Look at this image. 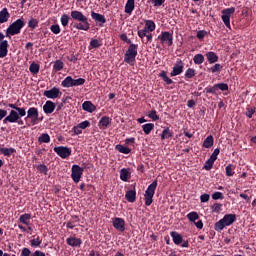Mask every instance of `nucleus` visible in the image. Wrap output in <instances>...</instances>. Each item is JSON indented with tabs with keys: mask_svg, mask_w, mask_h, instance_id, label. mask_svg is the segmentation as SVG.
<instances>
[{
	"mask_svg": "<svg viewBox=\"0 0 256 256\" xmlns=\"http://www.w3.org/2000/svg\"><path fill=\"white\" fill-rule=\"evenodd\" d=\"M61 86L69 89L71 87H73V77L71 76H67L62 82H61Z\"/></svg>",
	"mask_w": 256,
	"mask_h": 256,
	"instance_id": "30",
	"label": "nucleus"
},
{
	"mask_svg": "<svg viewBox=\"0 0 256 256\" xmlns=\"http://www.w3.org/2000/svg\"><path fill=\"white\" fill-rule=\"evenodd\" d=\"M112 225L116 231H120V233H123L125 231V219L115 217L112 219Z\"/></svg>",
	"mask_w": 256,
	"mask_h": 256,
	"instance_id": "13",
	"label": "nucleus"
},
{
	"mask_svg": "<svg viewBox=\"0 0 256 256\" xmlns=\"http://www.w3.org/2000/svg\"><path fill=\"white\" fill-rule=\"evenodd\" d=\"M41 243H43V240L39 236L30 240L31 247H41Z\"/></svg>",
	"mask_w": 256,
	"mask_h": 256,
	"instance_id": "40",
	"label": "nucleus"
},
{
	"mask_svg": "<svg viewBox=\"0 0 256 256\" xmlns=\"http://www.w3.org/2000/svg\"><path fill=\"white\" fill-rule=\"evenodd\" d=\"M160 137L162 141L173 138V130L170 127L164 128Z\"/></svg>",
	"mask_w": 256,
	"mask_h": 256,
	"instance_id": "25",
	"label": "nucleus"
},
{
	"mask_svg": "<svg viewBox=\"0 0 256 256\" xmlns=\"http://www.w3.org/2000/svg\"><path fill=\"white\" fill-rule=\"evenodd\" d=\"M214 143H215V138H213V135H209L204 140L202 147H204V149H211Z\"/></svg>",
	"mask_w": 256,
	"mask_h": 256,
	"instance_id": "27",
	"label": "nucleus"
},
{
	"mask_svg": "<svg viewBox=\"0 0 256 256\" xmlns=\"http://www.w3.org/2000/svg\"><path fill=\"white\" fill-rule=\"evenodd\" d=\"M10 17H11V14H9V10H7V8H3L0 11V24L7 23Z\"/></svg>",
	"mask_w": 256,
	"mask_h": 256,
	"instance_id": "24",
	"label": "nucleus"
},
{
	"mask_svg": "<svg viewBox=\"0 0 256 256\" xmlns=\"http://www.w3.org/2000/svg\"><path fill=\"white\" fill-rule=\"evenodd\" d=\"M213 165H215V160L213 158H209L205 164H204V169L205 171H211L213 169Z\"/></svg>",
	"mask_w": 256,
	"mask_h": 256,
	"instance_id": "41",
	"label": "nucleus"
},
{
	"mask_svg": "<svg viewBox=\"0 0 256 256\" xmlns=\"http://www.w3.org/2000/svg\"><path fill=\"white\" fill-rule=\"evenodd\" d=\"M25 27V21L23 19H18L14 21L10 26L6 29V37L9 35H19L21 33V29Z\"/></svg>",
	"mask_w": 256,
	"mask_h": 256,
	"instance_id": "5",
	"label": "nucleus"
},
{
	"mask_svg": "<svg viewBox=\"0 0 256 256\" xmlns=\"http://www.w3.org/2000/svg\"><path fill=\"white\" fill-rule=\"evenodd\" d=\"M193 61L195 65H203V63H205V56H203V54H196L193 57Z\"/></svg>",
	"mask_w": 256,
	"mask_h": 256,
	"instance_id": "35",
	"label": "nucleus"
},
{
	"mask_svg": "<svg viewBox=\"0 0 256 256\" xmlns=\"http://www.w3.org/2000/svg\"><path fill=\"white\" fill-rule=\"evenodd\" d=\"M152 5H154V7H161V5H163V3H165V0H150Z\"/></svg>",
	"mask_w": 256,
	"mask_h": 256,
	"instance_id": "62",
	"label": "nucleus"
},
{
	"mask_svg": "<svg viewBox=\"0 0 256 256\" xmlns=\"http://www.w3.org/2000/svg\"><path fill=\"white\" fill-rule=\"evenodd\" d=\"M103 43L100 40H97L95 38H92L90 41V47L91 49H99V47H102Z\"/></svg>",
	"mask_w": 256,
	"mask_h": 256,
	"instance_id": "42",
	"label": "nucleus"
},
{
	"mask_svg": "<svg viewBox=\"0 0 256 256\" xmlns=\"http://www.w3.org/2000/svg\"><path fill=\"white\" fill-rule=\"evenodd\" d=\"M54 153L61 159H69V157H71L72 150L67 146H56L54 147Z\"/></svg>",
	"mask_w": 256,
	"mask_h": 256,
	"instance_id": "9",
	"label": "nucleus"
},
{
	"mask_svg": "<svg viewBox=\"0 0 256 256\" xmlns=\"http://www.w3.org/2000/svg\"><path fill=\"white\" fill-rule=\"evenodd\" d=\"M55 107H57V105H55L53 101L48 100L43 106V111L46 113V115H51V113L55 111Z\"/></svg>",
	"mask_w": 256,
	"mask_h": 256,
	"instance_id": "18",
	"label": "nucleus"
},
{
	"mask_svg": "<svg viewBox=\"0 0 256 256\" xmlns=\"http://www.w3.org/2000/svg\"><path fill=\"white\" fill-rule=\"evenodd\" d=\"M256 108L255 107H247L246 108V117L248 119H252L253 115H255Z\"/></svg>",
	"mask_w": 256,
	"mask_h": 256,
	"instance_id": "49",
	"label": "nucleus"
},
{
	"mask_svg": "<svg viewBox=\"0 0 256 256\" xmlns=\"http://www.w3.org/2000/svg\"><path fill=\"white\" fill-rule=\"evenodd\" d=\"M147 33L149 32H146L144 28L142 30H138V37L142 39V43H145V37H147Z\"/></svg>",
	"mask_w": 256,
	"mask_h": 256,
	"instance_id": "58",
	"label": "nucleus"
},
{
	"mask_svg": "<svg viewBox=\"0 0 256 256\" xmlns=\"http://www.w3.org/2000/svg\"><path fill=\"white\" fill-rule=\"evenodd\" d=\"M221 207H223L222 204L215 203V204L212 206V213H221Z\"/></svg>",
	"mask_w": 256,
	"mask_h": 256,
	"instance_id": "57",
	"label": "nucleus"
},
{
	"mask_svg": "<svg viewBox=\"0 0 256 256\" xmlns=\"http://www.w3.org/2000/svg\"><path fill=\"white\" fill-rule=\"evenodd\" d=\"M116 151H118L119 153H123L124 155H129V153H131V150L129 147L123 146L121 144H117L115 146Z\"/></svg>",
	"mask_w": 256,
	"mask_h": 256,
	"instance_id": "31",
	"label": "nucleus"
},
{
	"mask_svg": "<svg viewBox=\"0 0 256 256\" xmlns=\"http://www.w3.org/2000/svg\"><path fill=\"white\" fill-rule=\"evenodd\" d=\"M38 143H51V136L47 133H43L38 138Z\"/></svg>",
	"mask_w": 256,
	"mask_h": 256,
	"instance_id": "37",
	"label": "nucleus"
},
{
	"mask_svg": "<svg viewBox=\"0 0 256 256\" xmlns=\"http://www.w3.org/2000/svg\"><path fill=\"white\" fill-rule=\"evenodd\" d=\"M65 67V64L63 63V61L61 60H56L54 62V65H53V71H55L56 73L58 71H63V68Z\"/></svg>",
	"mask_w": 256,
	"mask_h": 256,
	"instance_id": "36",
	"label": "nucleus"
},
{
	"mask_svg": "<svg viewBox=\"0 0 256 256\" xmlns=\"http://www.w3.org/2000/svg\"><path fill=\"white\" fill-rule=\"evenodd\" d=\"M60 21H61V25H63L64 27H67L69 25V15L63 14L60 18Z\"/></svg>",
	"mask_w": 256,
	"mask_h": 256,
	"instance_id": "54",
	"label": "nucleus"
},
{
	"mask_svg": "<svg viewBox=\"0 0 256 256\" xmlns=\"http://www.w3.org/2000/svg\"><path fill=\"white\" fill-rule=\"evenodd\" d=\"M212 199H213L214 201H218V199L223 200V199H225V196H224L221 192H214V193L212 194Z\"/></svg>",
	"mask_w": 256,
	"mask_h": 256,
	"instance_id": "55",
	"label": "nucleus"
},
{
	"mask_svg": "<svg viewBox=\"0 0 256 256\" xmlns=\"http://www.w3.org/2000/svg\"><path fill=\"white\" fill-rule=\"evenodd\" d=\"M19 222L23 223V225H31V214L25 213L20 215Z\"/></svg>",
	"mask_w": 256,
	"mask_h": 256,
	"instance_id": "29",
	"label": "nucleus"
},
{
	"mask_svg": "<svg viewBox=\"0 0 256 256\" xmlns=\"http://www.w3.org/2000/svg\"><path fill=\"white\" fill-rule=\"evenodd\" d=\"M135 9V2H131L129 0H127L126 5H125V13H127L128 15H131V13H133Z\"/></svg>",
	"mask_w": 256,
	"mask_h": 256,
	"instance_id": "34",
	"label": "nucleus"
},
{
	"mask_svg": "<svg viewBox=\"0 0 256 256\" xmlns=\"http://www.w3.org/2000/svg\"><path fill=\"white\" fill-rule=\"evenodd\" d=\"M225 171L227 177H233V175H235V166L233 164H229L226 166Z\"/></svg>",
	"mask_w": 256,
	"mask_h": 256,
	"instance_id": "43",
	"label": "nucleus"
},
{
	"mask_svg": "<svg viewBox=\"0 0 256 256\" xmlns=\"http://www.w3.org/2000/svg\"><path fill=\"white\" fill-rule=\"evenodd\" d=\"M128 203H135L137 201V192L135 190H128L125 194Z\"/></svg>",
	"mask_w": 256,
	"mask_h": 256,
	"instance_id": "23",
	"label": "nucleus"
},
{
	"mask_svg": "<svg viewBox=\"0 0 256 256\" xmlns=\"http://www.w3.org/2000/svg\"><path fill=\"white\" fill-rule=\"evenodd\" d=\"M37 171H39V173H43L44 175H47L49 168H47L45 164H39L37 166Z\"/></svg>",
	"mask_w": 256,
	"mask_h": 256,
	"instance_id": "51",
	"label": "nucleus"
},
{
	"mask_svg": "<svg viewBox=\"0 0 256 256\" xmlns=\"http://www.w3.org/2000/svg\"><path fill=\"white\" fill-rule=\"evenodd\" d=\"M153 129H155V124L153 123H147L142 125V131H144L145 135H150Z\"/></svg>",
	"mask_w": 256,
	"mask_h": 256,
	"instance_id": "32",
	"label": "nucleus"
},
{
	"mask_svg": "<svg viewBox=\"0 0 256 256\" xmlns=\"http://www.w3.org/2000/svg\"><path fill=\"white\" fill-rule=\"evenodd\" d=\"M8 107L11 109L9 112V115H7L3 119V124L7 125V123H15V121H19V119H22V117H25L27 115V110L23 107H19L17 103H9Z\"/></svg>",
	"mask_w": 256,
	"mask_h": 256,
	"instance_id": "1",
	"label": "nucleus"
},
{
	"mask_svg": "<svg viewBox=\"0 0 256 256\" xmlns=\"http://www.w3.org/2000/svg\"><path fill=\"white\" fill-rule=\"evenodd\" d=\"M157 189V180H154L146 189L144 194V201L146 207L151 206L153 203V197H155V190Z\"/></svg>",
	"mask_w": 256,
	"mask_h": 256,
	"instance_id": "6",
	"label": "nucleus"
},
{
	"mask_svg": "<svg viewBox=\"0 0 256 256\" xmlns=\"http://www.w3.org/2000/svg\"><path fill=\"white\" fill-rule=\"evenodd\" d=\"M85 81L86 80L84 78L73 79L72 87H79L81 85H85Z\"/></svg>",
	"mask_w": 256,
	"mask_h": 256,
	"instance_id": "48",
	"label": "nucleus"
},
{
	"mask_svg": "<svg viewBox=\"0 0 256 256\" xmlns=\"http://www.w3.org/2000/svg\"><path fill=\"white\" fill-rule=\"evenodd\" d=\"M183 69H185V64L181 59H178L172 68L170 77H177V75H181V73H183Z\"/></svg>",
	"mask_w": 256,
	"mask_h": 256,
	"instance_id": "12",
	"label": "nucleus"
},
{
	"mask_svg": "<svg viewBox=\"0 0 256 256\" xmlns=\"http://www.w3.org/2000/svg\"><path fill=\"white\" fill-rule=\"evenodd\" d=\"M29 119L31 125H37L39 121H43L42 118L39 120V110L36 107H31L28 109L27 116L24 118V121L27 123Z\"/></svg>",
	"mask_w": 256,
	"mask_h": 256,
	"instance_id": "7",
	"label": "nucleus"
},
{
	"mask_svg": "<svg viewBox=\"0 0 256 256\" xmlns=\"http://www.w3.org/2000/svg\"><path fill=\"white\" fill-rule=\"evenodd\" d=\"M221 13H222V21L225 27H227V29H231V15L235 13V7L223 9Z\"/></svg>",
	"mask_w": 256,
	"mask_h": 256,
	"instance_id": "8",
	"label": "nucleus"
},
{
	"mask_svg": "<svg viewBox=\"0 0 256 256\" xmlns=\"http://www.w3.org/2000/svg\"><path fill=\"white\" fill-rule=\"evenodd\" d=\"M83 111H87L88 113H93V111L97 110V107L91 101H85L82 104Z\"/></svg>",
	"mask_w": 256,
	"mask_h": 256,
	"instance_id": "22",
	"label": "nucleus"
},
{
	"mask_svg": "<svg viewBox=\"0 0 256 256\" xmlns=\"http://www.w3.org/2000/svg\"><path fill=\"white\" fill-rule=\"evenodd\" d=\"M149 119H152V121H159V115H157V110H151L148 113Z\"/></svg>",
	"mask_w": 256,
	"mask_h": 256,
	"instance_id": "52",
	"label": "nucleus"
},
{
	"mask_svg": "<svg viewBox=\"0 0 256 256\" xmlns=\"http://www.w3.org/2000/svg\"><path fill=\"white\" fill-rule=\"evenodd\" d=\"M61 93V90L57 87H53L50 90H45L43 95L47 97V99H57Z\"/></svg>",
	"mask_w": 256,
	"mask_h": 256,
	"instance_id": "14",
	"label": "nucleus"
},
{
	"mask_svg": "<svg viewBox=\"0 0 256 256\" xmlns=\"http://www.w3.org/2000/svg\"><path fill=\"white\" fill-rule=\"evenodd\" d=\"M83 171L84 169L77 164L72 166L71 179L74 181V183H79L81 181V177H83Z\"/></svg>",
	"mask_w": 256,
	"mask_h": 256,
	"instance_id": "11",
	"label": "nucleus"
},
{
	"mask_svg": "<svg viewBox=\"0 0 256 256\" xmlns=\"http://www.w3.org/2000/svg\"><path fill=\"white\" fill-rule=\"evenodd\" d=\"M159 77H161V79H163V81L166 83V85H173V79L169 78V76H167V72L165 70L161 71V73L159 74Z\"/></svg>",
	"mask_w": 256,
	"mask_h": 256,
	"instance_id": "33",
	"label": "nucleus"
},
{
	"mask_svg": "<svg viewBox=\"0 0 256 256\" xmlns=\"http://www.w3.org/2000/svg\"><path fill=\"white\" fill-rule=\"evenodd\" d=\"M39 69H41L39 64H37L35 62L30 64L29 71H30V73H32V75H37V73H39Z\"/></svg>",
	"mask_w": 256,
	"mask_h": 256,
	"instance_id": "39",
	"label": "nucleus"
},
{
	"mask_svg": "<svg viewBox=\"0 0 256 256\" xmlns=\"http://www.w3.org/2000/svg\"><path fill=\"white\" fill-rule=\"evenodd\" d=\"M137 49H139L138 44H130L128 47V50L124 54V62L127 63L128 65H135L136 63V58H137Z\"/></svg>",
	"mask_w": 256,
	"mask_h": 256,
	"instance_id": "4",
	"label": "nucleus"
},
{
	"mask_svg": "<svg viewBox=\"0 0 256 256\" xmlns=\"http://www.w3.org/2000/svg\"><path fill=\"white\" fill-rule=\"evenodd\" d=\"M170 237H172L174 245H181L183 243V235L177 231L170 232Z\"/></svg>",
	"mask_w": 256,
	"mask_h": 256,
	"instance_id": "21",
	"label": "nucleus"
},
{
	"mask_svg": "<svg viewBox=\"0 0 256 256\" xmlns=\"http://www.w3.org/2000/svg\"><path fill=\"white\" fill-rule=\"evenodd\" d=\"M235 221H237V215L226 214L222 219L214 224V229L218 233H221V231H223V229H225L226 227H231V225H233Z\"/></svg>",
	"mask_w": 256,
	"mask_h": 256,
	"instance_id": "3",
	"label": "nucleus"
},
{
	"mask_svg": "<svg viewBox=\"0 0 256 256\" xmlns=\"http://www.w3.org/2000/svg\"><path fill=\"white\" fill-rule=\"evenodd\" d=\"M109 125H111V118L108 116H103L98 122V127L102 130L107 129Z\"/></svg>",
	"mask_w": 256,
	"mask_h": 256,
	"instance_id": "20",
	"label": "nucleus"
},
{
	"mask_svg": "<svg viewBox=\"0 0 256 256\" xmlns=\"http://www.w3.org/2000/svg\"><path fill=\"white\" fill-rule=\"evenodd\" d=\"M28 27H30V29H37V27H39V20L31 18L28 22Z\"/></svg>",
	"mask_w": 256,
	"mask_h": 256,
	"instance_id": "47",
	"label": "nucleus"
},
{
	"mask_svg": "<svg viewBox=\"0 0 256 256\" xmlns=\"http://www.w3.org/2000/svg\"><path fill=\"white\" fill-rule=\"evenodd\" d=\"M50 31H52L54 35H59V33H61V26H59V24H53L50 26Z\"/></svg>",
	"mask_w": 256,
	"mask_h": 256,
	"instance_id": "50",
	"label": "nucleus"
},
{
	"mask_svg": "<svg viewBox=\"0 0 256 256\" xmlns=\"http://www.w3.org/2000/svg\"><path fill=\"white\" fill-rule=\"evenodd\" d=\"M73 131L75 135H81V133H83V129L79 126V124L73 127Z\"/></svg>",
	"mask_w": 256,
	"mask_h": 256,
	"instance_id": "63",
	"label": "nucleus"
},
{
	"mask_svg": "<svg viewBox=\"0 0 256 256\" xmlns=\"http://www.w3.org/2000/svg\"><path fill=\"white\" fill-rule=\"evenodd\" d=\"M187 219L191 222V223H195L197 221V219H199V214L195 211L190 212L187 214Z\"/></svg>",
	"mask_w": 256,
	"mask_h": 256,
	"instance_id": "45",
	"label": "nucleus"
},
{
	"mask_svg": "<svg viewBox=\"0 0 256 256\" xmlns=\"http://www.w3.org/2000/svg\"><path fill=\"white\" fill-rule=\"evenodd\" d=\"M208 71H210L211 73H221V71H223V65L221 64H214L212 67L208 68Z\"/></svg>",
	"mask_w": 256,
	"mask_h": 256,
	"instance_id": "38",
	"label": "nucleus"
},
{
	"mask_svg": "<svg viewBox=\"0 0 256 256\" xmlns=\"http://www.w3.org/2000/svg\"><path fill=\"white\" fill-rule=\"evenodd\" d=\"M20 256H31V250L29 248H23Z\"/></svg>",
	"mask_w": 256,
	"mask_h": 256,
	"instance_id": "64",
	"label": "nucleus"
},
{
	"mask_svg": "<svg viewBox=\"0 0 256 256\" xmlns=\"http://www.w3.org/2000/svg\"><path fill=\"white\" fill-rule=\"evenodd\" d=\"M158 40L162 45H168V47H171L173 45V33L169 31H162L161 34L158 36Z\"/></svg>",
	"mask_w": 256,
	"mask_h": 256,
	"instance_id": "10",
	"label": "nucleus"
},
{
	"mask_svg": "<svg viewBox=\"0 0 256 256\" xmlns=\"http://www.w3.org/2000/svg\"><path fill=\"white\" fill-rule=\"evenodd\" d=\"M204 93H208L210 95H217V84L213 86H208L204 89Z\"/></svg>",
	"mask_w": 256,
	"mask_h": 256,
	"instance_id": "44",
	"label": "nucleus"
},
{
	"mask_svg": "<svg viewBox=\"0 0 256 256\" xmlns=\"http://www.w3.org/2000/svg\"><path fill=\"white\" fill-rule=\"evenodd\" d=\"M216 88H217V91H218V89L220 91H229V84H227V83H217Z\"/></svg>",
	"mask_w": 256,
	"mask_h": 256,
	"instance_id": "53",
	"label": "nucleus"
},
{
	"mask_svg": "<svg viewBox=\"0 0 256 256\" xmlns=\"http://www.w3.org/2000/svg\"><path fill=\"white\" fill-rule=\"evenodd\" d=\"M205 57L210 65H213L219 61V56L213 51H209L205 54Z\"/></svg>",
	"mask_w": 256,
	"mask_h": 256,
	"instance_id": "19",
	"label": "nucleus"
},
{
	"mask_svg": "<svg viewBox=\"0 0 256 256\" xmlns=\"http://www.w3.org/2000/svg\"><path fill=\"white\" fill-rule=\"evenodd\" d=\"M70 15L74 21H79L78 24L74 25L75 29H78L79 31H89L91 24H89V20L87 19V16L83 15V12L73 10Z\"/></svg>",
	"mask_w": 256,
	"mask_h": 256,
	"instance_id": "2",
	"label": "nucleus"
},
{
	"mask_svg": "<svg viewBox=\"0 0 256 256\" xmlns=\"http://www.w3.org/2000/svg\"><path fill=\"white\" fill-rule=\"evenodd\" d=\"M66 243L70 247H81V245H83V240L75 236H70L69 238L66 239Z\"/></svg>",
	"mask_w": 256,
	"mask_h": 256,
	"instance_id": "16",
	"label": "nucleus"
},
{
	"mask_svg": "<svg viewBox=\"0 0 256 256\" xmlns=\"http://www.w3.org/2000/svg\"><path fill=\"white\" fill-rule=\"evenodd\" d=\"M7 53H9V41L3 40L0 42V59H4Z\"/></svg>",
	"mask_w": 256,
	"mask_h": 256,
	"instance_id": "17",
	"label": "nucleus"
},
{
	"mask_svg": "<svg viewBox=\"0 0 256 256\" xmlns=\"http://www.w3.org/2000/svg\"><path fill=\"white\" fill-rule=\"evenodd\" d=\"M219 153H221V149H219V148L214 149L210 158L213 159L214 161H217V157L219 156Z\"/></svg>",
	"mask_w": 256,
	"mask_h": 256,
	"instance_id": "59",
	"label": "nucleus"
},
{
	"mask_svg": "<svg viewBox=\"0 0 256 256\" xmlns=\"http://www.w3.org/2000/svg\"><path fill=\"white\" fill-rule=\"evenodd\" d=\"M206 35H207V31H205V30H199V31L197 32L196 37H197V39H199L200 41H203V39H205Z\"/></svg>",
	"mask_w": 256,
	"mask_h": 256,
	"instance_id": "56",
	"label": "nucleus"
},
{
	"mask_svg": "<svg viewBox=\"0 0 256 256\" xmlns=\"http://www.w3.org/2000/svg\"><path fill=\"white\" fill-rule=\"evenodd\" d=\"M91 17L96 23L99 24V27H103V25H105V23H107V19L105 18V16L103 14L96 13L95 11H92Z\"/></svg>",
	"mask_w": 256,
	"mask_h": 256,
	"instance_id": "15",
	"label": "nucleus"
},
{
	"mask_svg": "<svg viewBox=\"0 0 256 256\" xmlns=\"http://www.w3.org/2000/svg\"><path fill=\"white\" fill-rule=\"evenodd\" d=\"M155 29H156V25L153 20H145L144 30L146 32L153 33V31H155Z\"/></svg>",
	"mask_w": 256,
	"mask_h": 256,
	"instance_id": "26",
	"label": "nucleus"
},
{
	"mask_svg": "<svg viewBox=\"0 0 256 256\" xmlns=\"http://www.w3.org/2000/svg\"><path fill=\"white\" fill-rule=\"evenodd\" d=\"M197 75V72L193 68H188L185 72V78L186 79H193Z\"/></svg>",
	"mask_w": 256,
	"mask_h": 256,
	"instance_id": "46",
	"label": "nucleus"
},
{
	"mask_svg": "<svg viewBox=\"0 0 256 256\" xmlns=\"http://www.w3.org/2000/svg\"><path fill=\"white\" fill-rule=\"evenodd\" d=\"M129 177H131V172H129L127 168H122L120 170L121 181H124L125 183H127V181H129Z\"/></svg>",
	"mask_w": 256,
	"mask_h": 256,
	"instance_id": "28",
	"label": "nucleus"
},
{
	"mask_svg": "<svg viewBox=\"0 0 256 256\" xmlns=\"http://www.w3.org/2000/svg\"><path fill=\"white\" fill-rule=\"evenodd\" d=\"M209 199H211V196L209 194H207V193L202 194L200 196L201 203H207V201H209Z\"/></svg>",
	"mask_w": 256,
	"mask_h": 256,
	"instance_id": "60",
	"label": "nucleus"
},
{
	"mask_svg": "<svg viewBox=\"0 0 256 256\" xmlns=\"http://www.w3.org/2000/svg\"><path fill=\"white\" fill-rule=\"evenodd\" d=\"M78 126L81 127L82 129H87V127H91V122H89L88 120H85L79 123Z\"/></svg>",
	"mask_w": 256,
	"mask_h": 256,
	"instance_id": "61",
	"label": "nucleus"
}]
</instances>
